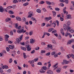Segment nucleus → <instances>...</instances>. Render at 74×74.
I'll list each match as a JSON object with an SVG mask.
<instances>
[{"label":"nucleus","mask_w":74,"mask_h":74,"mask_svg":"<svg viewBox=\"0 0 74 74\" xmlns=\"http://www.w3.org/2000/svg\"><path fill=\"white\" fill-rule=\"evenodd\" d=\"M63 31V29L62 28H61L60 29L61 33L63 36H64V33Z\"/></svg>","instance_id":"15"},{"label":"nucleus","mask_w":74,"mask_h":74,"mask_svg":"<svg viewBox=\"0 0 74 74\" xmlns=\"http://www.w3.org/2000/svg\"><path fill=\"white\" fill-rule=\"evenodd\" d=\"M52 25H54V26H56V23L55 22H54L53 23H52Z\"/></svg>","instance_id":"58"},{"label":"nucleus","mask_w":74,"mask_h":74,"mask_svg":"<svg viewBox=\"0 0 74 74\" xmlns=\"http://www.w3.org/2000/svg\"><path fill=\"white\" fill-rule=\"evenodd\" d=\"M12 58H10L9 60V62L11 63H12Z\"/></svg>","instance_id":"42"},{"label":"nucleus","mask_w":74,"mask_h":74,"mask_svg":"<svg viewBox=\"0 0 74 74\" xmlns=\"http://www.w3.org/2000/svg\"><path fill=\"white\" fill-rule=\"evenodd\" d=\"M63 28L64 30L66 31V30H67V32H70L71 33H74V31L73 30L71 29V27H70L69 26H66V24H64V25Z\"/></svg>","instance_id":"1"},{"label":"nucleus","mask_w":74,"mask_h":74,"mask_svg":"<svg viewBox=\"0 0 74 74\" xmlns=\"http://www.w3.org/2000/svg\"><path fill=\"white\" fill-rule=\"evenodd\" d=\"M9 13L10 14H14V12H12V11H9Z\"/></svg>","instance_id":"41"},{"label":"nucleus","mask_w":74,"mask_h":74,"mask_svg":"<svg viewBox=\"0 0 74 74\" xmlns=\"http://www.w3.org/2000/svg\"><path fill=\"white\" fill-rule=\"evenodd\" d=\"M38 58H36L34 59V62H37L38 61Z\"/></svg>","instance_id":"56"},{"label":"nucleus","mask_w":74,"mask_h":74,"mask_svg":"<svg viewBox=\"0 0 74 74\" xmlns=\"http://www.w3.org/2000/svg\"><path fill=\"white\" fill-rule=\"evenodd\" d=\"M40 73H45V71H44V70H43V69H40Z\"/></svg>","instance_id":"24"},{"label":"nucleus","mask_w":74,"mask_h":74,"mask_svg":"<svg viewBox=\"0 0 74 74\" xmlns=\"http://www.w3.org/2000/svg\"><path fill=\"white\" fill-rule=\"evenodd\" d=\"M38 65H42V63H41V62H40L38 63Z\"/></svg>","instance_id":"57"},{"label":"nucleus","mask_w":74,"mask_h":74,"mask_svg":"<svg viewBox=\"0 0 74 74\" xmlns=\"http://www.w3.org/2000/svg\"><path fill=\"white\" fill-rule=\"evenodd\" d=\"M34 60H32V61H28V63H29L30 64H32V63H34Z\"/></svg>","instance_id":"28"},{"label":"nucleus","mask_w":74,"mask_h":74,"mask_svg":"<svg viewBox=\"0 0 74 74\" xmlns=\"http://www.w3.org/2000/svg\"><path fill=\"white\" fill-rule=\"evenodd\" d=\"M66 7H65L63 9V12L64 13V14H66V15H67L68 14V12H66Z\"/></svg>","instance_id":"7"},{"label":"nucleus","mask_w":74,"mask_h":74,"mask_svg":"<svg viewBox=\"0 0 74 74\" xmlns=\"http://www.w3.org/2000/svg\"><path fill=\"white\" fill-rule=\"evenodd\" d=\"M20 44H21V45H25V43L24 42H21L20 43Z\"/></svg>","instance_id":"62"},{"label":"nucleus","mask_w":74,"mask_h":74,"mask_svg":"<svg viewBox=\"0 0 74 74\" xmlns=\"http://www.w3.org/2000/svg\"><path fill=\"white\" fill-rule=\"evenodd\" d=\"M23 57L24 58V59H26V58H27V57H26V55L25 54V53H23Z\"/></svg>","instance_id":"47"},{"label":"nucleus","mask_w":74,"mask_h":74,"mask_svg":"<svg viewBox=\"0 0 74 74\" xmlns=\"http://www.w3.org/2000/svg\"><path fill=\"white\" fill-rule=\"evenodd\" d=\"M47 35L48 36H50V34L46 32H44V35Z\"/></svg>","instance_id":"23"},{"label":"nucleus","mask_w":74,"mask_h":74,"mask_svg":"<svg viewBox=\"0 0 74 74\" xmlns=\"http://www.w3.org/2000/svg\"><path fill=\"white\" fill-rule=\"evenodd\" d=\"M26 47L28 51H30L31 50V48L29 47V45H26Z\"/></svg>","instance_id":"9"},{"label":"nucleus","mask_w":74,"mask_h":74,"mask_svg":"<svg viewBox=\"0 0 74 74\" xmlns=\"http://www.w3.org/2000/svg\"><path fill=\"white\" fill-rule=\"evenodd\" d=\"M53 28H51V29H49L48 30V32H52V30H53Z\"/></svg>","instance_id":"30"},{"label":"nucleus","mask_w":74,"mask_h":74,"mask_svg":"<svg viewBox=\"0 0 74 74\" xmlns=\"http://www.w3.org/2000/svg\"><path fill=\"white\" fill-rule=\"evenodd\" d=\"M47 74H53V72L51 70H49L47 72Z\"/></svg>","instance_id":"10"},{"label":"nucleus","mask_w":74,"mask_h":74,"mask_svg":"<svg viewBox=\"0 0 74 74\" xmlns=\"http://www.w3.org/2000/svg\"><path fill=\"white\" fill-rule=\"evenodd\" d=\"M21 49L24 51H26V48L24 47H21Z\"/></svg>","instance_id":"25"},{"label":"nucleus","mask_w":74,"mask_h":74,"mask_svg":"<svg viewBox=\"0 0 74 74\" xmlns=\"http://www.w3.org/2000/svg\"><path fill=\"white\" fill-rule=\"evenodd\" d=\"M6 51H7V52H9L10 51V49L8 47H7L6 48Z\"/></svg>","instance_id":"44"},{"label":"nucleus","mask_w":74,"mask_h":74,"mask_svg":"<svg viewBox=\"0 0 74 74\" xmlns=\"http://www.w3.org/2000/svg\"><path fill=\"white\" fill-rule=\"evenodd\" d=\"M57 33V31L56 30H54V31L52 32V33L53 34H55V33Z\"/></svg>","instance_id":"29"},{"label":"nucleus","mask_w":74,"mask_h":74,"mask_svg":"<svg viewBox=\"0 0 74 74\" xmlns=\"http://www.w3.org/2000/svg\"><path fill=\"white\" fill-rule=\"evenodd\" d=\"M46 2L47 4L48 5H51V3L49 1H46Z\"/></svg>","instance_id":"31"},{"label":"nucleus","mask_w":74,"mask_h":74,"mask_svg":"<svg viewBox=\"0 0 74 74\" xmlns=\"http://www.w3.org/2000/svg\"><path fill=\"white\" fill-rule=\"evenodd\" d=\"M35 42V40L33 39H31L30 40V42L31 44L34 43Z\"/></svg>","instance_id":"16"},{"label":"nucleus","mask_w":74,"mask_h":74,"mask_svg":"<svg viewBox=\"0 0 74 74\" xmlns=\"http://www.w3.org/2000/svg\"><path fill=\"white\" fill-rule=\"evenodd\" d=\"M30 25H32L33 24V22L32 21H30L29 22Z\"/></svg>","instance_id":"59"},{"label":"nucleus","mask_w":74,"mask_h":74,"mask_svg":"<svg viewBox=\"0 0 74 74\" xmlns=\"http://www.w3.org/2000/svg\"><path fill=\"white\" fill-rule=\"evenodd\" d=\"M1 66L3 69H5V65L3 66V64H1Z\"/></svg>","instance_id":"38"},{"label":"nucleus","mask_w":74,"mask_h":74,"mask_svg":"<svg viewBox=\"0 0 74 74\" xmlns=\"http://www.w3.org/2000/svg\"><path fill=\"white\" fill-rule=\"evenodd\" d=\"M28 4H29V3L28 2H27L23 4V6H27V5Z\"/></svg>","instance_id":"33"},{"label":"nucleus","mask_w":74,"mask_h":74,"mask_svg":"<svg viewBox=\"0 0 74 74\" xmlns=\"http://www.w3.org/2000/svg\"><path fill=\"white\" fill-rule=\"evenodd\" d=\"M3 40V39L2 37L0 36V41H1Z\"/></svg>","instance_id":"55"},{"label":"nucleus","mask_w":74,"mask_h":74,"mask_svg":"<svg viewBox=\"0 0 74 74\" xmlns=\"http://www.w3.org/2000/svg\"><path fill=\"white\" fill-rule=\"evenodd\" d=\"M70 34V33L68 32H66V33L65 34L64 36L65 37H67L68 36H69Z\"/></svg>","instance_id":"13"},{"label":"nucleus","mask_w":74,"mask_h":74,"mask_svg":"<svg viewBox=\"0 0 74 74\" xmlns=\"http://www.w3.org/2000/svg\"><path fill=\"white\" fill-rule=\"evenodd\" d=\"M22 19L23 22H25L26 21V19H25V18L23 17L22 18Z\"/></svg>","instance_id":"48"},{"label":"nucleus","mask_w":74,"mask_h":74,"mask_svg":"<svg viewBox=\"0 0 74 74\" xmlns=\"http://www.w3.org/2000/svg\"><path fill=\"white\" fill-rule=\"evenodd\" d=\"M17 29L18 30H21V29H21V25L18 26Z\"/></svg>","instance_id":"46"},{"label":"nucleus","mask_w":74,"mask_h":74,"mask_svg":"<svg viewBox=\"0 0 74 74\" xmlns=\"http://www.w3.org/2000/svg\"><path fill=\"white\" fill-rule=\"evenodd\" d=\"M66 24L67 25H70V21H68L66 23Z\"/></svg>","instance_id":"39"},{"label":"nucleus","mask_w":74,"mask_h":74,"mask_svg":"<svg viewBox=\"0 0 74 74\" xmlns=\"http://www.w3.org/2000/svg\"><path fill=\"white\" fill-rule=\"evenodd\" d=\"M55 10L56 11H59V10H60V9L58 8H55Z\"/></svg>","instance_id":"40"},{"label":"nucleus","mask_w":74,"mask_h":74,"mask_svg":"<svg viewBox=\"0 0 74 74\" xmlns=\"http://www.w3.org/2000/svg\"><path fill=\"white\" fill-rule=\"evenodd\" d=\"M5 38H9V36L8 35H6L5 36Z\"/></svg>","instance_id":"63"},{"label":"nucleus","mask_w":74,"mask_h":74,"mask_svg":"<svg viewBox=\"0 0 74 74\" xmlns=\"http://www.w3.org/2000/svg\"><path fill=\"white\" fill-rule=\"evenodd\" d=\"M28 14H29V15H28L27 18H31L33 16V13L32 12H30L28 13Z\"/></svg>","instance_id":"5"},{"label":"nucleus","mask_w":74,"mask_h":74,"mask_svg":"<svg viewBox=\"0 0 74 74\" xmlns=\"http://www.w3.org/2000/svg\"><path fill=\"white\" fill-rule=\"evenodd\" d=\"M74 41L73 40H69L68 42V44H71L72 42H73Z\"/></svg>","instance_id":"17"},{"label":"nucleus","mask_w":74,"mask_h":74,"mask_svg":"<svg viewBox=\"0 0 74 74\" xmlns=\"http://www.w3.org/2000/svg\"><path fill=\"white\" fill-rule=\"evenodd\" d=\"M58 63H56L55 65H54L53 66V68L54 69V70H56L58 68Z\"/></svg>","instance_id":"6"},{"label":"nucleus","mask_w":74,"mask_h":74,"mask_svg":"<svg viewBox=\"0 0 74 74\" xmlns=\"http://www.w3.org/2000/svg\"><path fill=\"white\" fill-rule=\"evenodd\" d=\"M52 12L53 14V16H55L56 15V13L55 11H53Z\"/></svg>","instance_id":"18"},{"label":"nucleus","mask_w":74,"mask_h":74,"mask_svg":"<svg viewBox=\"0 0 74 74\" xmlns=\"http://www.w3.org/2000/svg\"><path fill=\"white\" fill-rule=\"evenodd\" d=\"M11 69H8L7 71V72L8 73H11Z\"/></svg>","instance_id":"52"},{"label":"nucleus","mask_w":74,"mask_h":74,"mask_svg":"<svg viewBox=\"0 0 74 74\" xmlns=\"http://www.w3.org/2000/svg\"><path fill=\"white\" fill-rule=\"evenodd\" d=\"M42 10L44 11V12H47V10L45 9V8H42Z\"/></svg>","instance_id":"49"},{"label":"nucleus","mask_w":74,"mask_h":74,"mask_svg":"<svg viewBox=\"0 0 74 74\" xmlns=\"http://www.w3.org/2000/svg\"><path fill=\"white\" fill-rule=\"evenodd\" d=\"M66 17L67 19H70V18H71V16L70 14H68L66 16Z\"/></svg>","instance_id":"11"},{"label":"nucleus","mask_w":74,"mask_h":74,"mask_svg":"<svg viewBox=\"0 0 74 74\" xmlns=\"http://www.w3.org/2000/svg\"><path fill=\"white\" fill-rule=\"evenodd\" d=\"M17 67L18 68V70H22V67H21L19 66H18Z\"/></svg>","instance_id":"35"},{"label":"nucleus","mask_w":74,"mask_h":74,"mask_svg":"<svg viewBox=\"0 0 74 74\" xmlns=\"http://www.w3.org/2000/svg\"><path fill=\"white\" fill-rule=\"evenodd\" d=\"M16 41L15 42V44H19L21 43V40L19 38H17L16 39Z\"/></svg>","instance_id":"4"},{"label":"nucleus","mask_w":74,"mask_h":74,"mask_svg":"<svg viewBox=\"0 0 74 74\" xmlns=\"http://www.w3.org/2000/svg\"><path fill=\"white\" fill-rule=\"evenodd\" d=\"M10 34L11 36H12L13 35V32L12 31H11L10 32Z\"/></svg>","instance_id":"60"},{"label":"nucleus","mask_w":74,"mask_h":74,"mask_svg":"<svg viewBox=\"0 0 74 74\" xmlns=\"http://www.w3.org/2000/svg\"><path fill=\"white\" fill-rule=\"evenodd\" d=\"M34 52H35V50H34L31 52V53H34Z\"/></svg>","instance_id":"54"},{"label":"nucleus","mask_w":74,"mask_h":74,"mask_svg":"<svg viewBox=\"0 0 74 74\" xmlns=\"http://www.w3.org/2000/svg\"><path fill=\"white\" fill-rule=\"evenodd\" d=\"M18 23H16L15 24V28L16 29H18Z\"/></svg>","instance_id":"36"},{"label":"nucleus","mask_w":74,"mask_h":74,"mask_svg":"<svg viewBox=\"0 0 74 74\" xmlns=\"http://www.w3.org/2000/svg\"><path fill=\"white\" fill-rule=\"evenodd\" d=\"M33 32L32 31H30L29 32V34L30 36H32L33 34Z\"/></svg>","instance_id":"34"},{"label":"nucleus","mask_w":74,"mask_h":74,"mask_svg":"<svg viewBox=\"0 0 74 74\" xmlns=\"http://www.w3.org/2000/svg\"><path fill=\"white\" fill-rule=\"evenodd\" d=\"M23 37V35H21L20 36V38H18L20 40V41H21V40H22V39Z\"/></svg>","instance_id":"45"},{"label":"nucleus","mask_w":74,"mask_h":74,"mask_svg":"<svg viewBox=\"0 0 74 74\" xmlns=\"http://www.w3.org/2000/svg\"><path fill=\"white\" fill-rule=\"evenodd\" d=\"M56 53V52L55 51H53L51 53V54L52 55H54Z\"/></svg>","instance_id":"37"},{"label":"nucleus","mask_w":74,"mask_h":74,"mask_svg":"<svg viewBox=\"0 0 74 74\" xmlns=\"http://www.w3.org/2000/svg\"><path fill=\"white\" fill-rule=\"evenodd\" d=\"M16 19L17 21H21V18L20 17H16Z\"/></svg>","instance_id":"22"},{"label":"nucleus","mask_w":74,"mask_h":74,"mask_svg":"<svg viewBox=\"0 0 74 74\" xmlns=\"http://www.w3.org/2000/svg\"><path fill=\"white\" fill-rule=\"evenodd\" d=\"M64 1L66 3V4L69 3V1L68 0H65Z\"/></svg>","instance_id":"50"},{"label":"nucleus","mask_w":74,"mask_h":74,"mask_svg":"<svg viewBox=\"0 0 74 74\" xmlns=\"http://www.w3.org/2000/svg\"><path fill=\"white\" fill-rule=\"evenodd\" d=\"M61 38H62V37H61V35H59L58 37V39H59L60 40Z\"/></svg>","instance_id":"43"},{"label":"nucleus","mask_w":74,"mask_h":74,"mask_svg":"<svg viewBox=\"0 0 74 74\" xmlns=\"http://www.w3.org/2000/svg\"><path fill=\"white\" fill-rule=\"evenodd\" d=\"M0 12H4V9L3 8V7L2 6H0Z\"/></svg>","instance_id":"12"},{"label":"nucleus","mask_w":74,"mask_h":74,"mask_svg":"<svg viewBox=\"0 0 74 74\" xmlns=\"http://www.w3.org/2000/svg\"><path fill=\"white\" fill-rule=\"evenodd\" d=\"M12 2L14 4H16V3H18V1L17 0H13L12 1Z\"/></svg>","instance_id":"19"},{"label":"nucleus","mask_w":74,"mask_h":74,"mask_svg":"<svg viewBox=\"0 0 74 74\" xmlns=\"http://www.w3.org/2000/svg\"><path fill=\"white\" fill-rule=\"evenodd\" d=\"M11 18H6L5 21L6 22H9V23H10L11 25H12V21H11Z\"/></svg>","instance_id":"2"},{"label":"nucleus","mask_w":74,"mask_h":74,"mask_svg":"<svg viewBox=\"0 0 74 74\" xmlns=\"http://www.w3.org/2000/svg\"><path fill=\"white\" fill-rule=\"evenodd\" d=\"M62 65H64V64H68V61L66 60H64L63 62L61 63Z\"/></svg>","instance_id":"8"},{"label":"nucleus","mask_w":74,"mask_h":74,"mask_svg":"<svg viewBox=\"0 0 74 74\" xmlns=\"http://www.w3.org/2000/svg\"><path fill=\"white\" fill-rule=\"evenodd\" d=\"M45 51H44V50H41V53H45Z\"/></svg>","instance_id":"51"},{"label":"nucleus","mask_w":74,"mask_h":74,"mask_svg":"<svg viewBox=\"0 0 74 74\" xmlns=\"http://www.w3.org/2000/svg\"><path fill=\"white\" fill-rule=\"evenodd\" d=\"M47 47L50 48V49H52V46L51 45H47Z\"/></svg>","instance_id":"14"},{"label":"nucleus","mask_w":74,"mask_h":74,"mask_svg":"<svg viewBox=\"0 0 74 74\" xmlns=\"http://www.w3.org/2000/svg\"><path fill=\"white\" fill-rule=\"evenodd\" d=\"M61 71V69L60 68L58 69H57V73H60V71Z\"/></svg>","instance_id":"27"},{"label":"nucleus","mask_w":74,"mask_h":74,"mask_svg":"<svg viewBox=\"0 0 74 74\" xmlns=\"http://www.w3.org/2000/svg\"><path fill=\"white\" fill-rule=\"evenodd\" d=\"M51 54V53L50 52H48L46 54V56H48L49 55H50V54Z\"/></svg>","instance_id":"53"},{"label":"nucleus","mask_w":74,"mask_h":74,"mask_svg":"<svg viewBox=\"0 0 74 74\" xmlns=\"http://www.w3.org/2000/svg\"><path fill=\"white\" fill-rule=\"evenodd\" d=\"M36 11L38 13H41V10L39 9H37Z\"/></svg>","instance_id":"32"},{"label":"nucleus","mask_w":74,"mask_h":74,"mask_svg":"<svg viewBox=\"0 0 74 74\" xmlns=\"http://www.w3.org/2000/svg\"><path fill=\"white\" fill-rule=\"evenodd\" d=\"M26 31V30L24 31V29H21L18 30H17V32L19 34L22 33V32H23V33H25Z\"/></svg>","instance_id":"3"},{"label":"nucleus","mask_w":74,"mask_h":74,"mask_svg":"<svg viewBox=\"0 0 74 74\" xmlns=\"http://www.w3.org/2000/svg\"><path fill=\"white\" fill-rule=\"evenodd\" d=\"M71 56V54H69V55H67L66 56V57L68 59H69L70 58Z\"/></svg>","instance_id":"26"},{"label":"nucleus","mask_w":74,"mask_h":74,"mask_svg":"<svg viewBox=\"0 0 74 74\" xmlns=\"http://www.w3.org/2000/svg\"><path fill=\"white\" fill-rule=\"evenodd\" d=\"M9 47L10 49H13L14 48V46L9 45Z\"/></svg>","instance_id":"20"},{"label":"nucleus","mask_w":74,"mask_h":74,"mask_svg":"<svg viewBox=\"0 0 74 74\" xmlns=\"http://www.w3.org/2000/svg\"><path fill=\"white\" fill-rule=\"evenodd\" d=\"M42 69L44 70H46L47 69V68L46 66H43L42 67Z\"/></svg>","instance_id":"21"},{"label":"nucleus","mask_w":74,"mask_h":74,"mask_svg":"<svg viewBox=\"0 0 74 74\" xmlns=\"http://www.w3.org/2000/svg\"><path fill=\"white\" fill-rule=\"evenodd\" d=\"M23 74H26V71H23Z\"/></svg>","instance_id":"64"},{"label":"nucleus","mask_w":74,"mask_h":74,"mask_svg":"<svg viewBox=\"0 0 74 74\" xmlns=\"http://www.w3.org/2000/svg\"><path fill=\"white\" fill-rule=\"evenodd\" d=\"M56 22L57 23V25L59 26V21H56Z\"/></svg>","instance_id":"61"}]
</instances>
